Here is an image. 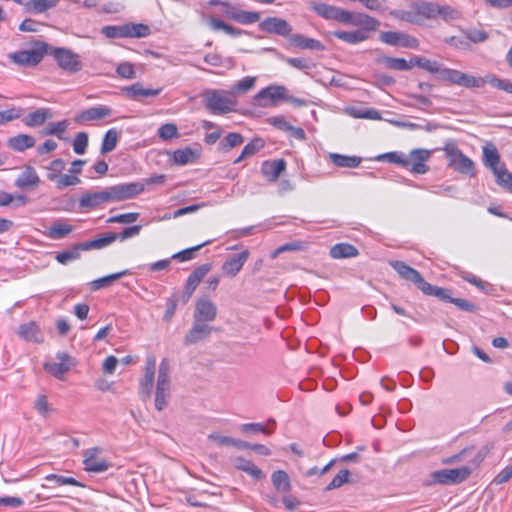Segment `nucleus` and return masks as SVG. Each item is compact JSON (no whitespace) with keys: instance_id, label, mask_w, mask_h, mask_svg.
I'll return each instance as SVG.
<instances>
[{"instance_id":"obj_1","label":"nucleus","mask_w":512,"mask_h":512,"mask_svg":"<svg viewBox=\"0 0 512 512\" xmlns=\"http://www.w3.org/2000/svg\"><path fill=\"white\" fill-rule=\"evenodd\" d=\"M483 457L480 453L474 455L471 447H466L460 453L450 456V484H460L467 480L479 467Z\"/></svg>"},{"instance_id":"obj_2","label":"nucleus","mask_w":512,"mask_h":512,"mask_svg":"<svg viewBox=\"0 0 512 512\" xmlns=\"http://www.w3.org/2000/svg\"><path fill=\"white\" fill-rule=\"evenodd\" d=\"M391 14L407 22L419 23L425 19H432L437 16H442L445 19L446 9L435 3L416 1L407 10H396L392 11Z\"/></svg>"},{"instance_id":"obj_3","label":"nucleus","mask_w":512,"mask_h":512,"mask_svg":"<svg viewBox=\"0 0 512 512\" xmlns=\"http://www.w3.org/2000/svg\"><path fill=\"white\" fill-rule=\"evenodd\" d=\"M205 107L213 114L221 115L233 111L237 104L230 91L210 89L203 93Z\"/></svg>"},{"instance_id":"obj_4","label":"nucleus","mask_w":512,"mask_h":512,"mask_svg":"<svg viewBox=\"0 0 512 512\" xmlns=\"http://www.w3.org/2000/svg\"><path fill=\"white\" fill-rule=\"evenodd\" d=\"M47 49L48 44L37 42L31 49L10 53L8 58L16 65L33 67L41 62L44 55L48 52Z\"/></svg>"},{"instance_id":"obj_5","label":"nucleus","mask_w":512,"mask_h":512,"mask_svg":"<svg viewBox=\"0 0 512 512\" xmlns=\"http://www.w3.org/2000/svg\"><path fill=\"white\" fill-rule=\"evenodd\" d=\"M169 364L166 359L162 360L159 365L156 395H155V407L157 410H163L170 398V379H169Z\"/></svg>"},{"instance_id":"obj_6","label":"nucleus","mask_w":512,"mask_h":512,"mask_svg":"<svg viewBox=\"0 0 512 512\" xmlns=\"http://www.w3.org/2000/svg\"><path fill=\"white\" fill-rule=\"evenodd\" d=\"M109 202H121L133 199L144 191V184L139 182L121 183L106 188Z\"/></svg>"},{"instance_id":"obj_7","label":"nucleus","mask_w":512,"mask_h":512,"mask_svg":"<svg viewBox=\"0 0 512 512\" xmlns=\"http://www.w3.org/2000/svg\"><path fill=\"white\" fill-rule=\"evenodd\" d=\"M450 167L463 176L472 178L476 176L475 163L464 155L456 145L450 143Z\"/></svg>"},{"instance_id":"obj_8","label":"nucleus","mask_w":512,"mask_h":512,"mask_svg":"<svg viewBox=\"0 0 512 512\" xmlns=\"http://www.w3.org/2000/svg\"><path fill=\"white\" fill-rule=\"evenodd\" d=\"M286 92L287 89L284 86L272 85L260 90L254 99L259 107H272L286 99Z\"/></svg>"},{"instance_id":"obj_9","label":"nucleus","mask_w":512,"mask_h":512,"mask_svg":"<svg viewBox=\"0 0 512 512\" xmlns=\"http://www.w3.org/2000/svg\"><path fill=\"white\" fill-rule=\"evenodd\" d=\"M51 54L60 68L70 73H76L82 69L79 56L67 48H54Z\"/></svg>"},{"instance_id":"obj_10","label":"nucleus","mask_w":512,"mask_h":512,"mask_svg":"<svg viewBox=\"0 0 512 512\" xmlns=\"http://www.w3.org/2000/svg\"><path fill=\"white\" fill-rule=\"evenodd\" d=\"M57 362H46L44 369L57 379H63L64 375L76 365V360L66 352L56 354Z\"/></svg>"},{"instance_id":"obj_11","label":"nucleus","mask_w":512,"mask_h":512,"mask_svg":"<svg viewBox=\"0 0 512 512\" xmlns=\"http://www.w3.org/2000/svg\"><path fill=\"white\" fill-rule=\"evenodd\" d=\"M431 152L426 149H414L407 154L408 165L406 169L414 174H425L428 171L426 165L427 160L430 158Z\"/></svg>"},{"instance_id":"obj_12","label":"nucleus","mask_w":512,"mask_h":512,"mask_svg":"<svg viewBox=\"0 0 512 512\" xmlns=\"http://www.w3.org/2000/svg\"><path fill=\"white\" fill-rule=\"evenodd\" d=\"M113 115V109L106 105L90 107L78 113L74 120L79 124H86L91 121H98Z\"/></svg>"},{"instance_id":"obj_13","label":"nucleus","mask_w":512,"mask_h":512,"mask_svg":"<svg viewBox=\"0 0 512 512\" xmlns=\"http://www.w3.org/2000/svg\"><path fill=\"white\" fill-rule=\"evenodd\" d=\"M193 316L195 321L209 324L216 319L217 307L211 300L200 298L196 302Z\"/></svg>"},{"instance_id":"obj_14","label":"nucleus","mask_w":512,"mask_h":512,"mask_svg":"<svg viewBox=\"0 0 512 512\" xmlns=\"http://www.w3.org/2000/svg\"><path fill=\"white\" fill-rule=\"evenodd\" d=\"M482 162L492 173L502 168L505 164L501 160V155L492 142H486L482 147Z\"/></svg>"},{"instance_id":"obj_15","label":"nucleus","mask_w":512,"mask_h":512,"mask_svg":"<svg viewBox=\"0 0 512 512\" xmlns=\"http://www.w3.org/2000/svg\"><path fill=\"white\" fill-rule=\"evenodd\" d=\"M259 28L266 33L280 36H288L292 31L290 24L286 20L278 17H268L264 19L260 22Z\"/></svg>"},{"instance_id":"obj_16","label":"nucleus","mask_w":512,"mask_h":512,"mask_svg":"<svg viewBox=\"0 0 512 512\" xmlns=\"http://www.w3.org/2000/svg\"><path fill=\"white\" fill-rule=\"evenodd\" d=\"M249 258V251L244 250L239 254L229 256L222 265L223 274L227 277H235Z\"/></svg>"},{"instance_id":"obj_17","label":"nucleus","mask_w":512,"mask_h":512,"mask_svg":"<svg viewBox=\"0 0 512 512\" xmlns=\"http://www.w3.org/2000/svg\"><path fill=\"white\" fill-rule=\"evenodd\" d=\"M105 203H110L106 189L97 192H86L79 199L80 208L86 210L98 208Z\"/></svg>"},{"instance_id":"obj_18","label":"nucleus","mask_w":512,"mask_h":512,"mask_svg":"<svg viewBox=\"0 0 512 512\" xmlns=\"http://www.w3.org/2000/svg\"><path fill=\"white\" fill-rule=\"evenodd\" d=\"M212 330L213 328L209 324L194 320L191 329L184 337V344L192 345L198 343L207 338L211 334Z\"/></svg>"},{"instance_id":"obj_19","label":"nucleus","mask_w":512,"mask_h":512,"mask_svg":"<svg viewBox=\"0 0 512 512\" xmlns=\"http://www.w3.org/2000/svg\"><path fill=\"white\" fill-rule=\"evenodd\" d=\"M19 336L28 342L41 344L45 340V335L40 327L34 321L24 323L18 328Z\"/></svg>"},{"instance_id":"obj_20","label":"nucleus","mask_w":512,"mask_h":512,"mask_svg":"<svg viewBox=\"0 0 512 512\" xmlns=\"http://www.w3.org/2000/svg\"><path fill=\"white\" fill-rule=\"evenodd\" d=\"M390 265L405 280L413 282L419 288L424 285V279L420 273L402 261H392Z\"/></svg>"},{"instance_id":"obj_21","label":"nucleus","mask_w":512,"mask_h":512,"mask_svg":"<svg viewBox=\"0 0 512 512\" xmlns=\"http://www.w3.org/2000/svg\"><path fill=\"white\" fill-rule=\"evenodd\" d=\"M53 118V112L50 108H38L22 118L25 126L35 128L43 125L46 121Z\"/></svg>"},{"instance_id":"obj_22","label":"nucleus","mask_w":512,"mask_h":512,"mask_svg":"<svg viewBox=\"0 0 512 512\" xmlns=\"http://www.w3.org/2000/svg\"><path fill=\"white\" fill-rule=\"evenodd\" d=\"M450 83L457 84L466 88L483 87V81L473 75L450 69Z\"/></svg>"},{"instance_id":"obj_23","label":"nucleus","mask_w":512,"mask_h":512,"mask_svg":"<svg viewBox=\"0 0 512 512\" xmlns=\"http://www.w3.org/2000/svg\"><path fill=\"white\" fill-rule=\"evenodd\" d=\"M285 169L286 162L283 159L264 161L261 166L262 174L271 182H275Z\"/></svg>"},{"instance_id":"obj_24","label":"nucleus","mask_w":512,"mask_h":512,"mask_svg":"<svg viewBox=\"0 0 512 512\" xmlns=\"http://www.w3.org/2000/svg\"><path fill=\"white\" fill-rule=\"evenodd\" d=\"M232 463L236 469L247 473L256 480L264 478V473L262 472V470L248 459L238 456L232 458Z\"/></svg>"},{"instance_id":"obj_25","label":"nucleus","mask_w":512,"mask_h":512,"mask_svg":"<svg viewBox=\"0 0 512 512\" xmlns=\"http://www.w3.org/2000/svg\"><path fill=\"white\" fill-rule=\"evenodd\" d=\"M155 366V359H149L146 365L145 376L140 383V393L143 398H149L151 396L155 376Z\"/></svg>"},{"instance_id":"obj_26","label":"nucleus","mask_w":512,"mask_h":512,"mask_svg":"<svg viewBox=\"0 0 512 512\" xmlns=\"http://www.w3.org/2000/svg\"><path fill=\"white\" fill-rule=\"evenodd\" d=\"M211 269L210 264H204L196 268L188 277L186 286H185V292L187 293L188 297H190L199 283L202 281V279L208 274V272Z\"/></svg>"},{"instance_id":"obj_27","label":"nucleus","mask_w":512,"mask_h":512,"mask_svg":"<svg viewBox=\"0 0 512 512\" xmlns=\"http://www.w3.org/2000/svg\"><path fill=\"white\" fill-rule=\"evenodd\" d=\"M290 43L293 46L302 48V49H309V50H316V51H322L324 50V45L313 38H308L301 34H293L289 38Z\"/></svg>"},{"instance_id":"obj_28","label":"nucleus","mask_w":512,"mask_h":512,"mask_svg":"<svg viewBox=\"0 0 512 512\" xmlns=\"http://www.w3.org/2000/svg\"><path fill=\"white\" fill-rule=\"evenodd\" d=\"M40 179L35 171V169L31 166L25 167L22 173L16 179V186L24 189L28 187H35L39 184Z\"/></svg>"},{"instance_id":"obj_29","label":"nucleus","mask_w":512,"mask_h":512,"mask_svg":"<svg viewBox=\"0 0 512 512\" xmlns=\"http://www.w3.org/2000/svg\"><path fill=\"white\" fill-rule=\"evenodd\" d=\"M7 145L14 151L22 152L35 145V139L28 134H19L8 139Z\"/></svg>"},{"instance_id":"obj_30","label":"nucleus","mask_w":512,"mask_h":512,"mask_svg":"<svg viewBox=\"0 0 512 512\" xmlns=\"http://www.w3.org/2000/svg\"><path fill=\"white\" fill-rule=\"evenodd\" d=\"M68 126H69L68 120H62L59 122H50L43 128V130L41 131V134L43 136H55L60 140H67V138L64 136V134L67 131Z\"/></svg>"},{"instance_id":"obj_31","label":"nucleus","mask_w":512,"mask_h":512,"mask_svg":"<svg viewBox=\"0 0 512 512\" xmlns=\"http://www.w3.org/2000/svg\"><path fill=\"white\" fill-rule=\"evenodd\" d=\"M333 36L339 40H342L348 44H358L365 41L368 38L367 33L364 30L355 31H334Z\"/></svg>"},{"instance_id":"obj_32","label":"nucleus","mask_w":512,"mask_h":512,"mask_svg":"<svg viewBox=\"0 0 512 512\" xmlns=\"http://www.w3.org/2000/svg\"><path fill=\"white\" fill-rule=\"evenodd\" d=\"M118 239V234L108 233L101 237L82 243V250L102 249Z\"/></svg>"},{"instance_id":"obj_33","label":"nucleus","mask_w":512,"mask_h":512,"mask_svg":"<svg viewBox=\"0 0 512 512\" xmlns=\"http://www.w3.org/2000/svg\"><path fill=\"white\" fill-rule=\"evenodd\" d=\"M379 64L384 65L386 68L397 70V71H407L412 68V61L409 63L403 58H394L389 56H381L377 59Z\"/></svg>"},{"instance_id":"obj_34","label":"nucleus","mask_w":512,"mask_h":512,"mask_svg":"<svg viewBox=\"0 0 512 512\" xmlns=\"http://www.w3.org/2000/svg\"><path fill=\"white\" fill-rule=\"evenodd\" d=\"M161 90V88L145 89L139 82L124 89L126 94L133 99H138L140 97H155L160 94Z\"/></svg>"},{"instance_id":"obj_35","label":"nucleus","mask_w":512,"mask_h":512,"mask_svg":"<svg viewBox=\"0 0 512 512\" xmlns=\"http://www.w3.org/2000/svg\"><path fill=\"white\" fill-rule=\"evenodd\" d=\"M330 255L334 259L350 258L358 255L355 246L348 243H338L330 249Z\"/></svg>"},{"instance_id":"obj_36","label":"nucleus","mask_w":512,"mask_h":512,"mask_svg":"<svg viewBox=\"0 0 512 512\" xmlns=\"http://www.w3.org/2000/svg\"><path fill=\"white\" fill-rule=\"evenodd\" d=\"M199 157V152L192 148L177 149L173 153V160L178 165L193 163Z\"/></svg>"},{"instance_id":"obj_37","label":"nucleus","mask_w":512,"mask_h":512,"mask_svg":"<svg viewBox=\"0 0 512 512\" xmlns=\"http://www.w3.org/2000/svg\"><path fill=\"white\" fill-rule=\"evenodd\" d=\"M331 162L337 167L356 168L361 163V158L356 156H346L337 153H330Z\"/></svg>"},{"instance_id":"obj_38","label":"nucleus","mask_w":512,"mask_h":512,"mask_svg":"<svg viewBox=\"0 0 512 512\" xmlns=\"http://www.w3.org/2000/svg\"><path fill=\"white\" fill-rule=\"evenodd\" d=\"M59 0H30L24 3L28 12L43 13L57 6Z\"/></svg>"},{"instance_id":"obj_39","label":"nucleus","mask_w":512,"mask_h":512,"mask_svg":"<svg viewBox=\"0 0 512 512\" xmlns=\"http://www.w3.org/2000/svg\"><path fill=\"white\" fill-rule=\"evenodd\" d=\"M271 481L275 489L279 492H289L291 484L288 474L283 470H277L272 473Z\"/></svg>"},{"instance_id":"obj_40","label":"nucleus","mask_w":512,"mask_h":512,"mask_svg":"<svg viewBox=\"0 0 512 512\" xmlns=\"http://www.w3.org/2000/svg\"><path fill=\"white\" fill-rule=\"evenodd\" d=\"M229 17L237 23L247 25L257 22L260 19V14L253 11L238 10L231 12Z\"/></svg>"},{"instance_id":"obj_41","label":"nucleus","mask_w":512,"mask_h":512,"mask_svg":"<svg viewBox=\"0 0 512 512\" xmlns=\"http://www.w3.org/2000/svg\"><path fill=\"white\" fill-rule=\"evenodd\" d=\"M353 26L362 27L366 31H374L379 26V21L367 14L355 13Z\"/></svg>"},{"instance_id":"obj_42","label":"nucleus","mask_w":512,"mask_h":512,"mask_svg":"<svg viewBox=\"0 0 512 512\" xmlns=\"http://www.w3.org/2000/svg\"><path fill=\"white\" fill-rule=\"evenodd\" d=\"M119 136H120V134L115 128L109 129L105 133L103 140H102L101 154L104 155V154H107V153L113 151L117 146Z\"/></svg>"},{"instance_id":"obj_43","label":"nucleus","mask_w":512,"mask_h":512,"mask_svg":"<svg viewBox=\"0 0 512 512\" xmlns=\"http://www.w3.org/2000/svg\"><path fill=\"white\" fill-rule=\"evenodd\" d=\"M73 231V227L70 224L55 222L48 229L47 236L51 239H62Z\"/></svg>"},{"instance_id":"obj_44","label":"nucleus","mask_w":512,"mask_h":512,"mask_svg":"<svg viewBox=\"0 0 512 512\" xmlns=\"http://www.w3.org/2000/svg\"><path fill=\"white\" fill-rule=\"evenodd\" d=\"M209 26L212 30L218 31L222 30L226 34L232 36V37H238L242 35L243 31L240 29H237L231 25L226 24L224 21L219 20L217 18L211 17L209 19Z\"/></svg>"},{"instance_id":"obj_45","label":"nucleus","mask_w":512,"mask_h":512,"mask_svg":"<svg viewBox=\"0 0 512 512\" xmlns=\"http://www.w3.org/2000/svg\"><path fill=\"white\" fill-rule=\"evenodd\" d=\"M126 26V37L144 38L150 35L151 30L148 25L142 23H128Z\"/></svg>"},{"instance_id":"obj_46","label":"nucleus","mask_w":512,"mask_h":512,"mask_svg":"<svg viewBox=\"0 0 512 512\" xmlns=\"http://www.w3.org/2000/svg\"><path fill=\"white\" fill-rule=\"evenodd\" d=\"M127 271H121L118 273L110 274L101 278H98L90 283L91 289L96 291L102 288L110 286L115 281L119 280L122 276L126 275Z\"/></svg>"},{"instance_id":"obj_47","label":"nucleus","mask_w":512,"mask_h":512,"mask_svg":"<svg viewBox=\"0 0 512 512\" xmlns=\"http://www.w3.org/2000/svg\"><path fill=\"white\" fill-rule=\"evenodd\" d=\"M81 247H82V243H79V244H76L75 246H73L71 249L59 252L56 255V260L59 263L66 265L70 261L79 259L80 253H81V251H83Z\"/></svg>"},{"instance_id":"obj_48","label":"nucleus","mask_w":512,"mask_h":512,"mask_svg":"<svg viewBox=\"0 0 512 512\" xmlns=\"http://www.w3.org/2000/svg\"><path fill=\"white\" fill-rule=\"evenodd\" d=\"M495 177L497 185L500 187L512 191V173H510L504 165L499 170L492 173Z\"/></svg>"},{"instance_id":"obj_49","label":"nucleus","mask_w":512,"mask_h":512,"mask_svg":"<svg viewBox=\"0 0 512 512\" xmlns=\"http://www.w3.org/2000/svg\"><path fill=\"white\" fill-rule=\"evenodd\" d=\"M244 142V137L237 132L227 134L220 142V147L223 151H229L234 147L241 145Z\"/></svg>"},{"instance_id":"obj_50","label":"nucleus","mask_w":512,"mask_h":512,"mask_svg":"<svg viewBox=\"0 0 512 512\" xmlns=\"http://www.w3.org/2000/svg\"><path fill=\"white\" fill-rule=\"evenodd\" d=\"M256 77L247 76L235 83L230 92L234 96L235 93H246L255 86Z\"/></svg>"},{"instance_id":"obj_51","label":"nucleus","mask_w":512,"mask_h":512,"mask_svg":"<svg viewBox=\"0 0 512 512\" xmlns=\"http://www.w3.org/2000/svg\"><path fill=\"white\" fill-rule=\"evenodd\" d=\"M65 169V162L62 159L53 160L47 167V178L55 182L62 174Z\"/></svg>"},{"instance_id":"obj_52","label":"nucleus","mask_w":512,"mask_h":512,"mask_svg":"<svg viewBox=\"0 0 512 512\" xmlns=\"http://www.w3.org/2000/svg\"><path fill=\"white\" fill-rule=\"evenodd\" d=\"M101 32L107 38H127L125 24L119 25V26H112V25L104 26V27H102Z\"/></svg>"},{"instance_id":"obj_53","label":"nucleus","mask_w":512,"mask_h":512,"mask_svg":"<svg viewBox=\"0 0 512 512\" xmlns=\"http://www.w3.org/2000/svg\"><path fill=\"white\" fill-rule=\"evenodd\" d=\"M419 289L426 295H433L441 300L448 298V293L445 289L433 286L424 280V285H421Z\"/></svg>"},{"instance_id":"obj_54","label":"nucleus","mask_w":512,"mask_h":512,"mask_svg":"<svg viewBox=\"0 0 512 512\" xmlns=\"http://www.w3.org/2000/svg\"><path fill=\"white\" fill-rule=\"evenodd\" d=\"M85 465V470L88 472L100 473L104 472L108 469L109 464L102 459H94L93 460H83Z\"/></svg>"},{"instance_id":"obj_55","label":"nucleus","mask_w":512,"mask_h":512,"mask_svg":"<svg viewBox=\"0 0 512 512\" xmlns=\"http://www.w3.org/2000/svg\"><path fill=\"white\" fill-rule=\"evenodd\" d=\"M88 146V134L86 132H79L73 141V150L78 155H83Z\"/></svg>"},{"instance_id":"obj_56","label":"nucleus","mask_w":512,"mask_h":512,"mask_svg":"<svg viewBox=\"0 0 512 512\" xmlns=\"http://www.w3.org/2000/svg\"><path fill=\"white\" fill-rule=\"evenodd\" d=\"M411 61L412 67L415 65L432 73L439 71V64L436 61H431L423 57H415Z\"/></svg>"},{"instance_id":"obj_57","label":"nucleus","mask_w":512,"mask_h":512,"mask_svg":"<svg viewBox=\"0 0 512 512\" xmlns=\"http://www.w3.org/2000/svg\"><path fill=\"white\" fill-rule=\"evenodd\" d=\"M80 182L81 180L78 176L69 173L61 174V176L55 181V184L58 189H63L65 187L77 185Z\"/></svg>"},{"instance_id":"obj_58","label":"nucleus","mask_w":512,"mask_h":512,"mask_svg":"<svg viewBox=\"0 0 512 512\" xmlns=\"http://www.w3.org/2000/svg\"><path fill=\"white\" fill-rule=\"evenodd\" d=\"M350 472L349 470H341L333 479L332 481L327 485L325 488L326 491H330L336 488L341 487L343 484L347 483L349 480Z\"/></svg>"},{"instance_id":"obj_59","label":"nucleus","mask_w":512,"mask_h":512,"mask_svg":"<svg viewBox=\"0 0 512 512\" xmlns=\"http://www.w3.org/2000/svg\"><path fill=\"white\" fill-rule=\"evenodd\" d=\"M139 218V213L136 212H130V213H124L119 214L115 216H111L107 219L108 223H120V224H130L137 221Z\"/></svg>"},{"instance_id":"obj_60","label":"nucleus","mask_w":512,"mask_h":512,"mask_svg":"<svg viewBox=\"0 0 512 512\" xmlns=\"http://www.w3.org/2000/svg\"><path fill=\"white\" fill-rule=\"evenodd\" d=\"M339 7L327 5V4H318L315 6V11L322 17L326 19L335 20L337 17V11Z\"/></svg>"},{"instance_id":"obj_61","label":"nucleus","mask_w":512,"mask_h":512,"mask_svg":"<svg viewBox=\"0 0 512 512\" xmlns=\"http://www.w3.org/2000/svg\"><path fill=\"white\" fill-rule=\"evenodd\" d=\"M158 135L163 140H170L178 135L177 126L173 123L164 124L159 128Z\"/></svg>"},{"instance_id":"obj_62","label":"nucleus","mask_w":512,"mask_h":512,"mask_svg":"<svg viewBox=\"0 0 512 512\" xmlns=\"http://www.w3.org/2000/svg\"><path fill=\"white\" fill-rule=\"evenodd\" d=\"M264 147L262 139L255 138L249 142L242 150V156L251 157Z\"/></svg>"},{"instance_id":"obj_63","label":"nucleus","mask_w":512,"mask_h":512,"mask_svg":"<svg viewBox=\"0 0 512 512\" xmlns=\"http://www.w3.org/2000/svg\"><path fill=\"white\" fill-rule=\"evenodd\" d=\"M401 37L402 33L394 31L382 32L380 35L382 42L392 46H400Z\"/></svg>"},{"instance_id":"obj_64","label":"nucleus","mask_w":512,"mask_h":512,"mask_svg":"<svg viewBox=\"0 0 512 512\" xmlns=\"http://www.w3.org/2000/svg\"><path fill=\"white\" fill-rule=\"evenodd\" d=\"M117 74L125 79H134L136 77L134 67L129 62H123L116 69Z\"/></svg>"}]
</instances>
